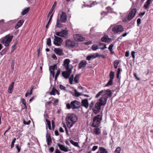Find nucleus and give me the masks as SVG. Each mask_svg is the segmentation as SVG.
I'll return each instance as SVG.
<instances>
[{
    "label": "nucleus",
    "instance_id": "nucleus-1",
    "mask_svg": "<svg viewBox=\"0 0 153 153\" xmlns=\"http://www.w3.org/2000/svg\"><path fill=\"white\" fill-rule=\"evenodd\" d=\"M102 113L94 117L92 123V126L98 127L100 125L101 121L102 120Z\"/></svg>",
    "mask_w": 153,
    "mask_h": 153
},
{
    "label": "nucleus",
    "instance_id": "nucleus-2",
    "mask_svg": "<svg viewBox=\"0 0 153 153\" xmlns=\"http://www.w3.org/2000/svg\"><path fill=\"white\" fill-rule=\"evenodd\" d=\"M81 102H80L75 100L71 102V103H68L66 104L67 109H70L72 108L73 110L75 109L79 108L80 107Z\"/></svg>",
    "mask_w": 153,
    "mask_h": 153
},
{
    "label": "nucleus",
    "instance_id": "nucleus-3",
    "mask_svg": "<svg viewBox=\"0 0 153 153\" xmlns=\"http://www.w3.org/2000/svg\"><path fill=\"white\" fill-rule=\"evenodd\" d=\"M13 37V35H11L10 34L6 35L2 40V43L4 44L5 46H9Z\"/></svg>",
    "mask_w": 153,
    "mask_h": 153
},
{
    "label": "nucleus",
    "instance_id": "nucleus-4",
    "mask_svg": "<svg viewBox=\"0 0 153 153\" xmlns=\"http://www.w3.org/2000/svg\"><path fill=\"white\" fill-rule=\"evenodd\" d=\"M77 117L74 114H69L65 119L66 122H70L76 123L77 120Z\"/></svg>",
    "mask_w": 153,
    "mask_h": 153
},
{
    "label": "nucleus",
    "instance_id": "nucleus-5",
    "mask_svg": "<svg viewBox=\"0 0 153 153\" xmlns=\"http://www.w3.org/2000/svg\"><path fill=\"white\" fill-rule=\"evenodd\" d=\"M68 31L65 30H61L60 31L56 32L55 34L61 37L64 39L68 38Z\"/></svg>",
    "mask_w": 153,
    "mask_h": 153
},
{
    "label": "nucleus",
    "instance_id": "nucleus-6",
    "mask_svg": "<svg viewBox=\"0 0 153 153\" xmlns=\"http://www.w3.org/2000/svg\"><path fill=\"white\" fill-rule=\"evenodd\" d=\"M137 11V9L135 8L130 9L127 18L128 21H130L134 17Z\"/></svg>",
    "mask_w": 153,
    "mask_h": 153
},
{
    "label": "nucleus",
    "instance_id": "nucleus-7",
    "mask_svg": "<svg viewBox=\"0 0 153 153\" xmlns=\"http://www.w3.org/2000/svg\"><path fill=\"white\" fill-rule=\"evenodd\" d=\"M77 44L73 40L70 39H68L65 42V46L66 47L69 48H73L76 46Z\"/></svg>",
    "mask_w": 153,
    "mask_h": 153
},
{
    "label": "nucleus",
    "instance_id": "nucleus-8",
    "mask_svg": "<svg viewBox=\"0 0 153 153\" xmlns=\"http://www.w3.org/2000/svg\"><path fill=\"white\" fill-rule=\"evenodd\" d=\"M124 28L121 25H116L112 28V31L115 33H120L123 31Z\"/></svg>",
    "mask_w": 153,
    "mask_h": 153
},
{
    "label": "nucleus",
    "instance_id": "nucleus-9",
    "mask_svg": "<svg viewBox=\"0 0 153 153\" xmlns=\"http://www.w3.org/2000/svg\"><path fill=\"white\" fill-rule=\"evenodd\" d=\"M54 39L53 41L54 44L57 46H60L61 45L63 40L62 38L55 35L54 36Z\"/></svg>",
    "mask_w": 153,
    "mask_h": 153
},
{
    "label": "nucleus",
    "instance_id": "nucleus-10",
    "mask_svg": "<svg viewBox=\"0 0 153 153\" xmlns=\"http://www.w3.org/2000/svg\"><path fill=\"white\" fill-rule=\"evenodd\" d=\"M57 68V66L56 64H54L53 66H51L49 67V71L50 74H51L53 77L55 76V80L56 81L57 79L58 76L55 75L54 70L55 69Z\"/></svg>",
    "mask_w": 153,
    "mask_h": 153
},
{
    "label": "nucleus",
    "instance_id": "nucleus-11",
    "mask_svg": "<svg viewBox=\"0 0 153 153\" xmlns=\"http://www.w3.org/2000/svg\"><path fill=\"white\" fill-rule=\"evenodd\" d=\"M104 94L103 95L102 97H104V98H106L107 99L108 98H110L112 96V93L111 90L109 89H107L106 90H104Z\"/></svg>",
    "mask_w": 153,
    "mask_h": 153
},
{
    "label": "nucleus",
    "instance_id": "nucleus-12",
    "mask_svg": "<svg viewBox=\"0 0 153 153\" xmlns=\"http://www.w3.org/2000/svg\"><path fill=\"white\" fill-rule=\"evenodd\" d=\"M102 105L97 102L95 104L94 109V112L95 114L99 113L101 109Z\"/></svg>",
    "mask_w": 153,
    "mask_h": 153
},
{
    "label": "nucleus",
    "instance_id": "nucleus-13",
    "mask_svg": "<svg viewBox=\"0 0 153 153\" xmlns=\"http://www.w3.org/2000/svg\"><path fill=\"white\" fill-rule=\"evenodd\" d=\"M71 74V70L70 71L66 70V71H63L62 72V76L66 79H67L69 77Z\"/></svg>",
    "mask_w": 153,
    "mask_h": 153
},
{
    "label": "nucleus",
    "instance_id": "nucleus-14",
    "mask_svg": "<svg viewBox=\"0 0 153 153\" xmlns=\"http://www.w3.org/2000/svg\"><path fill=\"white\" fill-rule=\"evenodd\" d=\"M75 40L78 41H84L85 39L81 35L79 34H74L73 36Z\"/></svg>",
    "mask_w": 153,
    "mask_h": 153
},
{
    "label": "nucleus",
    "instance_id": "nucleus-15",
    "mask_svg": "<svg viewBox=\"0 0 153 153\" xmlns=\"http://www.w3.org/2000/svg\"><path fill=\"white\" fill-rule=\"evenodd\" d=\"M107 100V99L106 98H104V97H102L98 100L97 102L102 106H105Z\"/></svg>",
    "mask_w": 153,
    "mask_h": 153
},
{
    "label": "nucleus",
    "instance_id": "nucleus-16",
    "mask_svg": "<svg viewBox=\"0 0 153 153\" xmlns=\"http://www.w3.org/2000/svg\"><path fill=\"white\" fill-rule=\"evenodd\" d=\"M60 16V20L62 22L65 23L67 20V16L65 12L62 11Z\"/></svg>",
    "mask_w": 153,
    "mask_h": 153
},
{
    "label": "nucleus",
    "instance_id": "nucleus-17",
    "mask_svg": "<svg viewBox=\"0 0 153 153\" xmlns=\"http://www.w3.org/2000/svg\"><path fill=\"white\" fill-rule=\"evenodd\" d=\"M91 132L93 134L99 135L101 134V129L98 127H96L91 130Z\"/></svg>",
    "mask_w": 153,
    "mask_h": 153
},
{
    "label": "nucleus",
    "instance_id": "nucleus-18",
    "mask_svg": "<svg viewBox=\"0 0 153 153\" xmlns=\"http://www.w3.org/2000/svg\"><path fill=\"white\" fill-rule=\"evenodd\" d=\"M70 62V60L68 59H65L63 62L62 65L64 66L66 70H68V67L70 66L69 63Z\"/></svg>",
    "mask_w": 153,
    "mask_h": 153
},
{
    "label": "nucleus",
    "instance_id": "nucleus-19",
    "mask_svg": "<svg viewBox=\"0 0 153 153\" xmlns=\"http://www.w3.org/2000/svg\"><path fill=\"white\" fill-rule=\"evenodd\" d=\"M46 137L47 145L48 146H49L52 143V140L50 134L49 133H47L46 134Z\"/></svg>",
    "mask_w": 153,
    "mask_h": 153
},
{
    "label": "nucleus",
    "instance_id": "nucleus-20",
    "mask_svg": "<svg viewBox=\"0 0 153 153\" xmlns=\"http://www.w3.org/2000/svg\"><path fill=\"white\" fill-rule=\"evenodd\" d=\"M81 105L84 106L86 108H88V107L89 103L87 99L82 100L81 101Z\"/></svg>",
    "mask_w": 153,
    "mask_h": 153
},
{
    "label": "nucleus",
    "instance_id": "nucleus-21",
    "mask_svg": "<svg viewBox=\"0 0 153 153\" xmlns=\"http://www.w3.org/2000/svg\"><path fill=\"white\" fill-rule=\"evenodd\" d=\"M87 64V62L85 61L82 60L81 61L78 65V69H80L82 68H84Z\"/></svg>",
    "mask_w": 153,
    "mask_h": 153
},
{
    "label": "nucleus",
    "instance_id": "nucleus-22",
    "mask_svg": "<svg viewBox=\"0 0 153 153\" xmlns=\"http://www.w3.org/2000/svg\"><path fill=\"white\" fill-rule=\"evenodd\" d=\"M57 145L60 150L65 152H68V147H66L63 145L61 144L58 143H57Z\"/></svg>",
    "mask_w": 153,
    "mask_h": 153
},
{
    "label": "nucleus",
    "instance_id": "nucleus-23",
    "mask_svg": "<svg viewBox=\"0 0 153 153\" xmlns=\"http://www.w3.org/2000/svg\"><path fill=\"white\" fill-rule=\"evenodd\" d=\"M96 55L94 54H91L88 56L86 57V59L88 60H90L91 59H95L99 56L100 55L98 53H95Z\"/></svg>",
    "mask_w": 153,
    "mask_h": 153
},
{
    "label": "nucleus",
    "instance_id": "nucleus-24",
    "mask_svg": "<svg viewBox=\"0 0 153 153\" xmlns=\"http://www.w3.org/2000/svg\"><path fill=\"white\" fill-rule=\"evenodd\" d=\"M54 52L57 55L62 56L63 55L62 51L59 48H54Z\"/></svg>",
    "mask_w": 153,
    "mask_h": 153
},
{
    "label": "nucleus",
    "instance_id": "nucleus-25",
    "mask_svg": "<svg viewBox=\"0 0 153 153\" xmlns=\"http://www.w3.org/2000/svg\"><path fill=\"white\" fill-rule=\"evenodd\" d=\"M111 40V38H108V36L106 35L103 36L101 39V40L102 42L107 43Z\"/></svg>",
    "mask_w": 153,
    "mask_h": 153
},
{
    "label": "nucleus",
    "instance_id": "nucleus-26",
    "mask_svg": "<svg viewBox=\"0 0 153 153\" xmlns=\"http://www.w3.org/2000/svg\"><path fill=\"white\" fill-rule=\"evenodd\" d=\"M14 82H13L8 87V92L10 94H11L12 92V91L13 90L14 86Z\"/></svg>",
    "mask_w": 153,
    "mask_h": 153
},
{
    "label": "nucleus",
    "instance_id": "nucleus-27",
    "mask_svg": "<svg viewBox=\"0 0 153 153\" xmlns=\"http://www.w3.org/2000/svg\"><path fill=\"white\" fill-rule=\"evenodd\" d=\"M108 151L106 149L104 148L99 147V151L97 153H108Z\"/></svg>",
    "mask_w": 153,
    "mask_h": 153
},
{
    "label": "nucleus",
    "instance_id": "nucleus-28",
    "mask_svg": "<svg viewBox=\"0 0 153 153\" xmlns=\"http://www.w3.org/2000/svg\"><path fill=\"white\" fill-rule=\"evenodd\" d=\"M24 22V21L23 20H20L17 23L16 25L15 26V28L16 29H18L19 27H20Z\"/></svg>",
    "mask_w": 153,
    "mask_h": 153
},
{
    "label": "nucleus",
    "instance_id": "nucleus-29",
    "mask_svg": "<svg viewBox=\"0 0 153 153\" xmlns=\"http://www.w3.org/2000/svg\"><path fill=\"white\" fill-rule=\"evenodd\" d=\"M56 93L58 95H59V94L58 91L54 87H53L51 91L50 92V94L51 95H55Z\"/></svg>",
    "mask_w": 153,
    "mask_h": 153
},
{
    "label": "nucleus",
    "instance_id": "nucleus-30",
    "mask_svg": "<svg viewBox=\"0 0 153 153\" xmlns=\"http://www.w3.org/2000/svg\"><path fill=\"white\" fill-rule=\"evenodd\" d=\"M152 3V0H147L144 5V7L145 9L147 8Z\"/></svg>",
    "mask_w": 153,
    "mask_h": 153
},
{
    "label": "nucleus",
    "instance_id": "nucleus-31",
    "mask_svg": "<svg viewBox=\"0 0 153 153\" xmlns=\"http://www.w3.org/2000/svg\"><path fill=\"white\" fill-rule=\"evenodd\" d=\"M81 74H80L76 75L74 78V81L76 83H77L78 82L79 78L81 76Z\"/></svg>",
    "mask_w": 153,
    "mask_h": 153
},
{
    "label": "nucleus",
    "instance_id": "nucleus-32",
    "mask_svg": "<svg viewBox=\"0 0 153 153\" xmlns=\"http://www.w3.org/2000/svg\"><path fill=\"white\" fill-rule=\"evenodd\" d=\"M30 10L29 7H27L24 9L22 12V15H24L27 13Z\"/></svg>",
    "mask_w": 153,
    "mask_h": 153
},
{
    "label": "nucleus",
    "instance_id": "nucleus-33",
    "mask_svg": "<svg viewBox=\"0 0 153 153\" xmlns=\"http://www.w3.org/2000/svg\"><path fill=\"white\" fill-rule=\"evenodd\" d=\"M99 45L100 46H103V47L100 48V49L101 50H103L107 48L106 46V44H105L100 42L99 43Z\"/></svg>",
    "mask_w": 153,
    "mask_h": 153
},
{
    "label": "nucleus",
    "instance_id": "nucleus-34",
    "mask_svg": "<svg viewBox=\"0 0 153 153\" xmlns=\"http://www.w3.org/2000/svg\"><path fill=\"white\" fill-rule=\"evenodd\" d=\"M74 91V95L76 97L82 95V94L81 93L78 92L76 89H75Z\"/></svg>",
    "mask_w": 153,
    "mask_h": 153
},
{
    "label": "nucleus",
    "instance_id": "nucleus-35",
    "mask_svg": "<svg viewBox=\"0 0 153 153\" xmlns=\"http://www.w3.org/2000/svg\"><path fill=\"white\" fill-rule=\"evenodd\" d=\"M110 79H113L114 77V73L112 71H111L109 74Z\"/></svg>",
    "mask_w": 153,
    "mask_h": 153
},
{
    "label": "nucleus",
    "instance_id": "nucleus-36",
    "mask_svg": "<svg viewBox=\"0 0 153 153\" xmlns=\"http://www.w3.org/2000/svg\"><path fill=\"white\" fill-rule=\"evenodd\" d=\"M70 142L71 144L74 145V146L76 147L79 146V144L77 142H74L72 140H70Z\"/></svg>",
    "mask_w": 153,
    "mask_h": 153
},
{
    "label": "nucleus",
    "instance_id": "nucleus-37",
    "mask_svg": "<svg viewBox=\"0 0 153 153\" xmlns=\"http://www.w3.org/2000/svg\"><path fill=\"white\" fill-rule=\"evenodd\" d=\"M112 80L113 79H110L106 85L105 86H108L110 85H112L113 84V82Z\"/></svg>",
    "mask_w": 153,
    "mask_h": 153
},
{
    "label": "nucleus",
    "instance_id": "nucleus-38",
    "mask_svg": "<svg viewBox=\"0 0 153 153\" xmlns=\"http://www.w3.org/2000/svg\"><path fill=\"white\" fill-rule=\"evenodd\" d=\"M60 22V20L59 19L57 18V22L56 24V27H58L59 28H60L61 27V24L59 22Z\"/></svg>",
    "mask_w": 153,
    "mask_h": 153
},
{
    "label": "nucleus",
    "instance_id": "nucleus-39",
    "mask_svg": "<svg viewBox=\"0 0 153 153\" xmlns=\"http://www.w3.org/2000/svg\"><path fill=\"white\" fill-rule=\"evenodd\" d=\"M72 123L71 124L70 122H66V123L67 124L68 127L69 128H71L72 127L73 125L75 124L74 122H71Z\"/></svg>",
    "mask_w": 153,
    "mask_h": 153
},
{
    "label": "nucleus",
    "instance_id": "nucleus-40",
    "mask_svg": "<svg viewBox=\"0 0 153 153\" xmlns=\"http://www.w3.org/2000/svg\"><path fill=\"white\" fill-rule=\"evenodd\" d=\"M94 102L93 101H91V102L89 105V109L90 110L92 109L94 111V107H93Z\"/></svg>",
    "mask_w": 153,
    "mask_h": 153
},
{
    "label": "nucleus",
    "instance_id": "nucleus-41",
    "mask_svg": "<svg viewBox=\"0 0 153 153\" xmlns=\"http://www.w3.org/2000/svg\"><path fill=\"white\" fill-rule=\"evenodd\" d=\"M46 43L47 45L48 46H51V40L50 38H49L47 39Z\"/></svg>",
    "mask_w": 153,
    "mask_h": 153
},
{
    "label": "nucleus",
    "instance_id": "nucleus-42",
    "mask_svg": "<svg viewBox=\"0 0 153 153\" xmlns=\"http://www.w3.org/2000/svg\"><path fill=\"white\" fill-rule=\"evenodd\" d=\"M104 90H102L99 92L96 95L95 97L96 98H98L102 94H103L104 92Z\"/></svg>",
    "mask_w": 153,
    "mask_h": 153
},
{
    "label": "nucleus",
    "instance_id": "nucleus-43",
    "mask_svg": "<svg viewBox=\"0 0 153 153\" xmlns=\"http://www.w3.org/2000/svg\"><path fill=\"white\" fill-rule=\"evenodd\" d=\"M74 79V75L72 74L71 76L69 78V81L71 84H73V82Z\"/></svg>",
    "mask_w": 153,
    "mask_h": 153
},
{
    "label": "nucleus",
    "instance_id": "nucleus-44",
    "mask_svg": "<svg viewBox=\"0 0 153 153\" xmlns=\"http://www.w3.org/2000/svg\"><path fill=\"white\" fill-rule=\"evenodd\" d=\"M7 48H5L2 50L0 53L1 55L2 56L4 54L7 52Z\"/></svg>",
    "mask_w": 153,
    "mask_h": 153
},
{
    "label": "nucleus",
    "instance_id": "nucleus-45",
    "mask_svg": "<svg viewBox=\"0 0 153 153\" xmlns=\"http://www.w3.org/2000/svg\"><path fill=\"white\" fill-rule=\"evenodd\" d=\"M119 63V62L117 60H116L114 61V65L115 69L117 68L118 65Z\"/></svg>",
    "mask_w": 153,
    "mask_h": 153
},
{
    "label": "nucleus",
    "instance_id": "nucleus-46",
    "mask_svg": "<svg viewBox=\"0 0 153 153\" xmlns=\"http://www.w3.org/2000/svg\"><path fill=\"white\" fill-rule=\"evenodd\" d=\"M92 49L94 51H95L98 49V46L97 45H94L91 47Z\"/></svg>",
    "mask_w": 153,
    "mask_h": 153
},
{
    "label": "nucleus",
    "instance_id": "nucleus-47",
    "mask_svg": "<svg viewBox=\"0 0 153 153\" xmlns=\"http://www.w3.org/2000/svg\"><path fill=\"white\" fill-rule=\"evenodd\" d=\"M121 151V148L120 147H117L114 151L115 153H120Z\"/></svg>",
    "mask_w": 153,
    "mask_h": 153
},
{
    "label": "nucleus",
    "instance_id": "nucleus-48",
    "mask_svg": "<svg viewBox=\"0 0 153 153\" xmlns=\"http://www.w3.org/2000/svg\"><path fill=\"white\" fill-rule=\"evenodd\" d=\"M22 104L25 105V109H27V107L26 105V102L25 100L24 99L22 98Z\"/></svg>",
    "mask_w": 153,
    "mask_h": 153
},
{
    "label": "nucleus",
    "instance_id": "nucleus-49",
    "mask_svg": "<svg viewBox=\"0 0 153 153\" xmlns=\"http://www.w3.org/2000/svg\"><path fill=\"white\" fill-rule=\"evenodd\" d=\"M16 140V138H13V141H12L11 144V148H12L14 146V144L15 142V141Z\"/></svg>",
    "mask_w": 153,
    "mask_h": 153
},
{
    "label": "nucleus",
    "instance_id": "nucleus-50",
    "mask_svg": "<svg viewBox=\"0 0 153 153\" xmlns=\"http://www.w3.org/2000/svg\"><path fill=\"white\" fill-rule=\"evenodd\" d=\"M59 88L61 90H63L65 91H66V87L62 85H60Z\"/></svg>",
    "mask_w": 153,
    "mask_h": 153
},
{
    "label": "nucleus",
    "instance_id": "nucleus-51",
    "mask_svg": "<svg viewBox=\"0 0 153 153\" xmlns=\"http://www.w3.org/2000/svg\"><path fill=\"white\" fill-rule=\"evenodd\" d=\"M56 2L55 1L54 2V3L53 4V6H52V7L51 9L50 10V11H51L52 12V11H53V10L54 9L56 5Z\"/></svg>",
    "mask_w": 153,
    "mask_h": 153
},
{
    "label": "nucleus",
    "instance_id": "nucleus-52",
    "mask_svg": "<svg viewBox=\"0 0 153 153\" xmlns=\"http://www.w3.org/2000/svg\"><path fill=\"white\" fill-rule=\"evenodd\" d=\"M23 122L24 124L25 125H29L30 123V121L29 120L28 121H25V119H23Z\"/></svg>",
    "mask_w": 153,
    "mask_h": 153
},
{
    "label": "nucleus",
    "instance_id": "nucleus-53",
    "mask_svg": "<svg viewBox=\"0 0 153 153\" xmlns=\"http://www.w3.org/2000/svg\"><path fill=\"white\" fill-rule=\"evenodd\" d=\"M16 148L17 149V151H18L17 152L18 153H19L20 151L21 148L19 146V144H17L16 145Z\"/></svg>",
    "mask_w": 153,
    "mask_h": 153
},
{
    "label": "nucleus",
    "instance_id": "nucleus-54",
    "mask_svg": "<svg viewBox=\"0 0 153 153\" xmlns=\"http://www.w3.org/2000/svg\"><path fill=\"white\" fill-rule=\"evenodd\" d=\"M45 121L47 122L46 124V125H47L48 126L51 125V121L48 120L47 119H46Z\"/></svg>",
    "mask_w": 153,
    "mask_h": 153
},
{
    "label": "nucleus",
    "instance_id": "nucleus-55",
    "mask_svg": "<svg viewBox=\"0 0 153 153\" xmlns=\"http://www.w3.org/2000/svg\"><path fill=\"white\" fill-rule=\"evenodd\" d=\"M114 47V44H111L110 45H109V46L108 48V49L109 50V51L112 50H113V47Z\"/></svg>",
    "mask_w": 153,
    "mask_h": 153
},
{
    "label": "nucleus",
    "instance_id": "nucleus-56",
    "mask_svg": "<svg viewBox=\"0 0 153 153\" xmlns=\"http://www.w3.org/2000/svg\"><path fill=\"white\" fill-rule=\"evenodd\" d=\"M141 23V19L140 18H138L137 20V26H139V25Z\"/></svg>",
    "mask_w": 153,
    "mask_h": 153
},
{
    "label": "nucleus",
    "instance_id": "nucleus-57",
    "mask_svg": "<svg viewBox=\"0 0 153 153\" xmlns=\"http://www.w3.org/2000/svg\"><path fill=\"white\" fill-rule=\"evenodd\" d=\"M53 13H53L51 15L50 18V19H49V20L48 22V24H49L51 22V19H52V18L53 16Z\"/></svg>",
    "mask_w": 153,
    "mask_h": 153
},
{
    "label": "nucleus",
    "instance_id": "nucleus-58",
    "mask_svg": "<svg viewBox=\"0 0 153 153\" xmlns=\"http://www.w3.org/2000/svg\"><path fill=\"white\" fill-rule=\"evenodd\" d=\"M135 52L134 51H132L131 52V55L132 56V58L133 59H134L135 57Z\"/></svg>",
    "mask_w": 153,
    "mask_h": 153
},
{
    "label": "nucleus",
    "instance_id": "nucleus-59",
    "mask_svg": "<svg viewBox=\"0 0 153 153\" xmlns=\"http://www.w3.org/2000/svg\"><path fill=\"white\" fill-rule=\"evenodd\" d=\"M60 72V70L59 68L57 70L56 73V74L55 75L58 76Z\"/></svg>",
    "mask_w": 153,
    "mask_h": 153
},
{
    "label": "nucleus",
    "instance_id": "nucleus-60",
    "mask_svg": "<svg viewBox=\"0 0 153 153\" xmlns=\"http://www.w3.org/2000/svg\"><path fill=\"white\" fill-rule=\"evenodd\" d=\"M145 13V12H141L140 13L139 15L140 16V17H142Z\"/></svg>",
    "mask_w": 153,
    "mask_h": 153
},
{
    "label": "nucleus",
    "instance_id": "nucleus-61",
    "mask_svg": "<svg viewBox=\"0 0 153 153\" xmlns=\"http://www.w3.org/2000/svg\"><path fill=\"white\" fill-rule=\"evenodd\" d=\"M134 76L135 77L136 79L138 80H140V79L137 76V74L136 73H134Z\"/></svg>",
    "mask_w": 153,
    "mask_h": 153
},
{
    "label": "nucleus",
    "instance_id": "nucleus-62",
    "mask_svg": "<svg viewBox=\"0 0 153 153\" xmlns=\"http://www.w3.org/2000/svg\"><path fill=\"white\" fill-rule=\"evenodd\" d=\"M98 148V146H94L92 149L93 151H95Z\"/></svg>",
    "mask_w": 153,
    "mask_h": 153
},
{
    "label": "nucleus",
    "instance_id": "nucleus-63",
    "mask_svg": "<svg viewBox=\"0 0 153 153\" xmlns=\"http://www.w3.org/2000/svg\"><path fill=\"white\" fill-rule=\"evenodd\" d=\"M54 148L53 147H51L49 149V151L51 152H52L54 151Z\"/></svg>",
    "mask_w": 153,
    "mask_h": 153
},
{
    "label": "nucleus",
    "instance_id": "nucleus-64",
    "mask_svg": "<svg viewBox=\"0 0 153 153\" xmlns=\"http://www.w3.org/2000/svg\"><path fill=\"white\" fill-rule=\"evenodd\" d=\"M94 5H95V4H94V3L93 2L90 5H87L86 6L88 7H91L94 6Z\"/></svg>",
    "mask_w": 153,
    "mask_h": 153
}]
</instances>
